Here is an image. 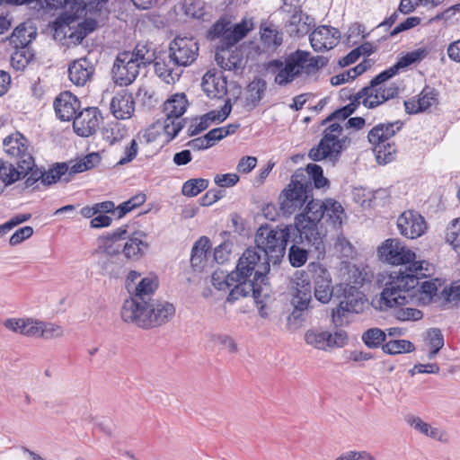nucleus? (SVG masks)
Listing matches in <instances>:
<instances>
[{"label":"nucleus","mask_w":460,"mask_h":460,"mask_svg":"<svg viewBox=\"0 0 460 460\" xmlns=\"http://www.w3.org/2000/svg\"><path fill=\"white\" fill-rule=\"evenodd\" d=\"M101 114L96 107H88L80 111L74 119L73 128L76 135L87 137L99 128Z\"/></svg>","instance_id":"22"},{"label":"nucleus","mask_w":460,"mask_h":460,"mask_svg":"<svg viewBox=\"0 0 460 460\" xmlns=\"http://www.w3.org/2000/svg\"><path fill=\"white\" fill-rule=\"evenodd\" d=\"M420 23V18L416 16L408 17L404 22L399 23L396 25L391 31L389 36L394 37L397 34L410 30L411 28H414L415 26L419 25Z\"/></svg>","instance_id":"58"},{"label":"nucleus","mask_w":460,"mask_h":460,"mask_svg":"<svg viewBox=\"0 0 460 460\" xmlns=\"http://www.w3.org/2000/svg\"><path fill=\"white\" fill-rule=\"evenodd\" d=\"M417 102L421 111H424L438 102V92L432 87L425 86L419 94Z\"/></svg>","instance_id":"48"},{"label":"nucleus","mask_w":460,"mask_h":460,"mask_svg":"<svg viewBox=\"0 0 460 460\" xmlns=\"http://www.w3.org/2000/svg\"><path fill=\"white\" fill-rule=\"evenodd\" d=\"M312 287L310 282L303 283L296 288V294L291 299L294 306L293 311L288 316V322L294 321L301 323L305 320L307 311L312 308Z\"/></svg>","instance_id":"21"},{"label":"nucleus","mask_w":460,"mask_h":460,"mask_svg":"<svg viewBox=\"0 0 460 460\" xmlns=\"http://www.w3.org/2000/svg\"><path fill=\"white\" fill-rule=\"evenodd\" d=\"M335 460H375L367 451H348Z\"/></svg>","instance_id":"62"},{"label":"nucleus","mask_w":460,"mask_h":460,"mask_svg":"<svg viewBox=\"0 0 460 460\" xmlns=\"http://www.w3.org/2000/svg\"><path fill=\"white\" fill-rule=\"evenodd\" d=\"M306 202L305 213L298 214L295 217L294 229L299 232L297 234L299 241L296 240V242L314 251L319 259L325 254L323 235L318 230V224L324 217L325 200L312 199Z\"/></svg>","instance_id":"6"},{"label":"nucleus","mask_w":460,"mask_h":460,"mask_svg":"<svg viewBox=\"0 0 460 460\" xmlns=\"http://www.w3.org/2000/svg\"><path fill=\"white\" fill-rule=\"evenodd\" d=\"M4 152L18 160H25L28 152V140L20 132L10 135L4 139Z\"/></svg>","instance_id":"32"},{"label":"nucleus","mask_w":460,"mask_h":460,"mask_svg":"<svg viewBox=\"0 0 460 460\" xmlns=\"http://www.w3.org/2000/svg\"><path fill=\"white\" fill-rule=\"evenodd\" d=\"M94 66L86 58L72 61L68 66L69 80L76 86H84L94 74Z\"/></svg>","instance_id":"26"},{"label":"nucleus","mask_w":460,"mask_h":460,"mask_svg":"<svg viewBox=\"0 0 460 460\" xmlns=\"http://www.w3.org/2000/svg\"><path fill=\"white\" fill-rule=\"evenodd\" d=\"M378 256L381 261L392 265H405L411 263L405 268L406 271L416 261L415 253L397 238L386 239L377 249ZM400 271V270H398ZM401 271H402L401 270Z\"/></svg>","instance_id":"11"},{"label":"nucleus","mask_w":460,"mask_h":460,"mask_svg":"<svg viewBox=\"0 0 460 460\" xmlns=\"http://www.w3.org/2000/svg\"><path fill=\"white\" fill-rule=\"evenodd\" d=\"M348 110L341 107L322 120L321 125H327V127L323 131V137L318 145L308 152V157L311 160L319 162L327 159L332 165L339 162L342 152L349 146L350 138L342 136L343 127L334 120L348 119L350 116Z\"/></svg>","instance_id":"3"},{"label":"nucleus","mask_w":460,"mask_h":460,"mask_svg":"<svg viewBox=\"0 0 460 460\" xmlns=\"http://www.w3.org/2000/svg\"><path fill=\"white\" fill-rule=\"evenodd\" d=\"M155 74L164 83L173 84L179 81L183 73L181 66L175 63V58L168 52H159L153 62Z\"/></svg>","instance_id":"18"},{"label":"nucleus","mask_w":460,"mask_h":460,"mask_svg":"<svg viewBox=\"0 0 460 460\" xmlns=\"http://www.w3.org/2000/svg\"><path fill=\"white\" fill-rule=\"evenodd\" d=\"M427 55L428 50L424 48L407 52L405 55L401 57L394 66L382 71V75L378 77V79L382 80L385 78H392L397 75L401 69L405 68L412 64L420 62L426 58Z\"/></svg>","instance_id":"29"},{"label":"nucleus","mask_w":460,"mask_h":460,"mask_svg":"<svg viewBox=\"0 0 460 460\" xmlns=\"http://www.w3.org/2000/svg\"><path fill=\"white\" fill-rule=\"evenodd\" d=\"M406 422L412 427L415 430L419 431L421 434H428V431L430 429V425L425 421H423L420 417H416L413 415H408L405 418Z\"/></svg>","instance_id":"60"},{"label":"nucleus","mask_w":460,"mask_h":460,"mask_svg":"<svg viewBox=\"0 0 460 460\" xmlns=\"http://www.w3.org/2000/svg\"><path fill=\"white\" fill-rule=\"evenodd\" d=\"M426 340L431 348L429 358H434L444 346V336L438 328H431L427 332Z\"/></svg>","instance_id":"45"},{"label":"nucleus","mask_w":460,"mask_h":460,"mask_svg":"<svg viewBox=\"0 0 460 460\" xmlns=\"http://www.w3.org/2000/svg\"><path fill=\"white\" fill-rule=\"evenodd\" d=\"M33 234V228L26 226L17 229L10 237L9 243L11 245H17L22 241L30 238Z\"/></svg>","instance_id":"57"},{"label":"nucleus","mask_w":460,"mask_h":460,"mask_svg":"<svg viewBox=\"0 0 460 460\" xmlns=\"http://www.w3.org/2000/svg\"><path fill=\"white\" fill-rule=\"evenodd\" d=\"M40 338L50 340L59 338L64 335V330L60 325L42 322Z\"/></svg>","instance_id":"52"},{"label":"nucleus","mask_w":460,"mask_h":460,"mask_svg":"<svg viewBox=\"0 0 460 460\" xmlns=\"http://www.w3.org/2000/svg\"><path fill=\"white\" fill-rule=\"evenodd\" d=\"M175 306L172 303L165 300L149 299L148 303L141 305L121 316L126 323L136 324L139 328L152 329L169 323L175 315Z\"/></svg>","instance_id":"7"},{"label":"nucleus","mask_w":460,"mask_h":460,"mask_svg":"<svg viewBox=\"0 0 460 460\" xmlns=\"http://www.w3.org/2000/svg\"><path fill=\"white\" fill-rule=\"evenodd\" d=\"M129 54L132 55V58L143 68H146L153 64L157 55L153 43L148 41L137 43L134 49L129 51Z\"/></svg>","instance_id":"33"},{"label":"nucleus","mask_w":460,"mask_h":460,"mask_svg":"<svg viewBox=\"0 0 460 460\" xmlns=\"http://www.w3.org/2000/svg\"><path fill=\"white\" fill-rule=\"evenodd\" d=\"M381 75L382 72L376 75L368 85L361 89V93L365 95L362 104L368 109H374L399 94V88L395 84L384 87L383 84L390 78L380 80L378 77Z\"/></svg>","instance_id":"12"},{"label":"nucleus","mask_w":460,"mask_h":460,"mask_svg":"<svg viewBox=\"0 0 460 460\" xmlns=\"http://www.w3.org/2000/svg\"><path fill=\"white\" fill-rule=\"evenodd\" d=\"M228 25V22L223 20L217 21L208 31L207 38L210 40L221 39Z\"/></svg>","instance_id":"59"},{"label":"nucleus","mask_w":460,"mask_h":460,"mask_svg":"<svg viewBox=\"0 0 460 460\" xmlns=\"http://www.w3.org/2000/svg\"><path fill=\"white\" fill-rule=\"evenodd\" d=\"M438 279L434 280H425L421 282V284L419 283L418 287L414 289V296L417 293L424 294L429 298H432L434 296L437 295L438 291V285H437Z\"/></svg>","instance_id":"55"},{"label":"nucleus","mask_w":460,"mask_h":460,"mask_svg":"<svg viewBox=\"0 0 460 460\" xmlns=\"http://www.w3.org/2000/svg\"><path fill=\"white\" fill-rule=\"evenodd\" d=\"M188 106V101L184 93L172 95L164 102V111L166 119L164 120V132L174 138L184 127V119L181 117L185 113Z\"/></svg>","instance_id":"10"},{"label":"nucleus","mask_w":460,"mask_h":460,"mask_svg":"<svg viewBox=\"0 0 460 460\" xmlns=\"http://www.w3.org/2000/svg\"><path fill=\"white\" fill-rule=\"evenodd\" d=\"M135 111L133 96L127 90L117 93L111 102V111L118 119L131 118Z\"/></svg>","instance_id":"27"},{"label":"nucleus","mask_w":460,"mask_h":460,"mask_svg":"<svg viewBox=\"0 0 460 460\" xmlns=\"http://www.w3.org/2000/svg\"><path fill=\"white\" fill-rule=\"evenodd\" d=\"M239 176L235 173L217 174L214 181L220 187H232L239 181Z\"/></svg>","instance_id":"61"},{"label":"nucleus","mask_w":460,"mask_h":460,"mask_svg":"<svg viewBox=\"0 0 460 460\" xmlns=\"http://www.w3.org/2000/svg\"><path fill=\"white\" fill-rule=\"evenodd\" d=\"M344 209L338 201L332 199H325L323 218L332 225L333 229L341 227Z\"/></svg>","instance_id":"34"},{"label":"nucleus","mask_w":460,"mask_h":460,"mask_svg":"<svg viewBox=\"0 0 460 460\" xmlns=\"http://www.w3.org/2000/svg\"><path fill=\"white\" fill-rule=\"evenodd\" d=\"M294 225H279L272 227L269 225L261 226L256 232L254 247H249L246 250H252L259 257L254 260L257 274L259 278L268 275L270 270V261L273 264L278 263L283 258L288 241L299 243L297 234ZM300 244H302L300 243Z\"/></svg>","instance_id":"2"},{"label":"nucleus","mask_w":460,"mask_h":460,"mask_svg":"<svg viewBox=\"0 0 460 460\" xmlns=\"http://www.w3.org/2000/svg\"><path fill=\"white\" fill-rule=\"evenodd\" d=\"M147 234L142 231L134 232L122 246L123 255L129 260L137 261L148 249L149 244L145 238Z\"/></svg>","instance_id":"31"},{"label":"nucleus","mask_w":460,"mask_h":460,"mask_svg":"<svg viewBox=\"0 0 460 460\" xmlns=\"http://www.w3.org/2000/svg\"><path fill=\"white\" fill-rule=\"evenodd\" d=\"M367 34L365 33V27L359 22L352 23L347 32V42L356 44L358 40L355 39L366 38Z\"/></svg>","instance_id":"56"},{"label":"nucleus","mask_w":460,"mask_h":460,"mask_svg":"<svg viewBox=\"0 0 460 460\" xmlns=\"http://www.w3.org/2000/svg\"><path fill=\"white\" fill-rule=\"evenodd\" d=\"M213 122H217V120L214 112L210 111L202 115L199 119H195V122L188 128V136L193 137L199 135L202 131L206 130Z\"/></svg>","instance_id":"44"},{"label":"nucleus","mask_w":460,"mask_h":460,"mask_svg":"<svg viewBox=\"0 0 460 460\" xmlns=\"http://www.w3.org/2000/svg\"><path fill=\"white\" fill-rule=\"evenodd\" d=\"M32 166H34V158L31 155H26L25 160H18L16 165L2 161L0 178L5 185H11L22 177H25Z\"/></svg>","instance_id":"24"},{"label":"nucleus","mask_w":460,"mask_h":460,"mask_svg":"<svg viewBox=\"0 0 460 460\" xmlns=\"http://www.w3.org/2000/svg\"><path fill=\"white\" fill-rule=\"evenodd\" d=\"M373 151L376 155L378 164H386L393 162L396 156V146L394 143L385 142L384 144L373 146Z\"/></svg>","instance_id":"39"},{"label":"nucleus","mask_w":460,"mask_h":460,"mask_svg":"<svg viewBox=\"0 0 460 460\" xmlns=\"http://www.w3.org/2000/svg\"><path fill=\"white\" fill-rule=\"evenodd\" d=\"M98 265L102 275L118 278L123 270V260L121 257H99Z\"/></svg>","instance_id":"35"},{"label":"nucleus","mask_w":460,"mask_h":460,"mask_svg":"<svg viewBox=\"0 0 460 460\" xmlns=\"http://www.w3.org/2000/svg\"><path fill=\"white\" fill-rule=\"evenodd\" d=\"M399 233L408 239H416L425 234L427 222L419 212L415 210L403 211L397 218Z\"/></svg>","instance_id":"17"},{"label":"nucleus","mask_w":460,"mask_h":460,"mask_svg":"<svg viewBox=\"0 0 460 460\" xmlns=\"http://www.w3.org/2000/svg\"><path fill=\"white\" fill-rule=\"evenodd\" d=\"M337 292L341 299L336 308L332 311V321L336 327H341L347 323L349 314H360L364 311L365 295L356 286L340 284Z\"/></svg>","instance_id":"9"},{"label":"nucleus","mask_w":460,"mask_h":460,"mask_svg":"<svg viewBox=\"0 0 460 460\" xmlns=\"http://www.w3.org/2000/svg\"><path fill=\"white\" fill-rule=\"evenodd\" d=\"M309 270L313 273L314 297L323 304L328 303L333 294L330 272L320 263H311Z\"/></svg>","instance_id":"19"},{"label":"nucleus","mask_w":460,"mask_h":460,"mask_svg":"<svg viewBox=\"0 0 460 460\" xmlns=\"http://www.w3.org/2000/svg\"><path fill=\"white\" fill-rule=\"evenodd\" d=\"M258 256L252 250H245L239 258L235 270L229 273V288H231L226 301L234 303L240 297H246L252 294L255 299H259L262 296L263 287L269 285L268 275L258 277L257 268L254 260H258Z\"/></svg>","instance_id":"4"},{"label":"nucleus","mask_w":460,"mask_h":460,"mask_svg":"<svg viewBox=\"0 0 460 460\" xmlns=\"http://www.w3.org/2000/svg\"><path fill=\"white\" fill-rule=\"evenodd\" d=\"M211 242L207 236H200L193 244L190 264L194 270L202 271L210 257Z\"/></svg>","instance_id":"30"},{"label":"nucleus","mask_w":460,"mask_h":460,"mask_svg":"<svg viewBox=\"0 0 460 460\" xmlns=\"http://www.w3.org/2000/svg\"><path fill=\"white\" fill-rule=\"evenodd\" d=\"M48 7L53 9H66L72 16L79 15L84 10L83 0H44Z\"/></svg>","instance_id":"36"},{"label":"nucleus","mask_w":460,"mask_h":460,"mask_svg":"<svg viewBox=\"0 0 460 460\" xmlns=\"http://www.w3.org/2000/svg\"><path fill=\"white\" fill-rule=\"evenodd\" d=\"M349 341L348 334L343 330L332 333L321 329H309L305 333V341L316 349L328 350L333 348H342Z\"/></svg>","instance_id":"13"},{"label":"nucleus","mask_w":460,"mask_h":460,"mask_svg":"<svg viewBox=\"0 0 460 460\" xmlns=\"http://www.w3.org/2000/svg\"><path fill=\"white\" fill-rule=\"evenodd\" d=\"M382 349L388 355L410 353L415 350V345L407 340H391L383 344Z\"/></svg>","instance_id":"38"},{"label":"nucleus","mask_w":460,"mask_h":460,"mask_svg":"<svg viewBox=\"0 0 460 460\" xmlns=\"http://www.w3.org/2000/svg\"><path fill=\"white\" fill-rule=\"evenodd\" d=\"M428 266V262L420 261L406 271H392L378 299L379 308L393 309V315L402 322L420 320L423 317L420 310L404 305L414 297L419 280L429 275Z\"/></svg>","instance_id":"1"},{"label":"nucleus","mask_w":460,"mask_h":460,"mask_svg":"<svg viewBox=\"0 0 460 460\" xmlns=\"http://www.w3.org/2000/svg\"><path fill=\"white\" fill-rule=\"evenodd\" d=\"M33 53L26 47L16 49L11 57V65L16 70L24 69L33 59Z\"/></svg>","instance_id":"46"},{"label":"nucleus","mask_w":460,"mask_h":460,"mask_svg":"<svg viewBox=\"0 0 460 460\" xmlns=\"http://www.w3.org/2000/svg\"><path fill=\"white\" fill-rule=\"evenodd\" d=\"M308 51L297 49L288 55L284 61L279 58L270 60L266 68L276 74L274 82L279 86H286L299 77L303 73H315L325 66L328 59L323 56L309 58Z\"/></svg>","instance_id":"5"},{"label":"nucleus","mask_w":460,"mask_h":460,"mask_svg":"<svg viewBox=\"0 0 460 460\" xmlns=\"http://www.w3.org/2000/svg\"><path fill=\"white\" fill-rule=\"evenodd\" d=\"M402 125L403 123L401 120L379 123L370 129L367 139L373 146L389 142L390 138L401 130Z\"/></svg>","instance_id":"28"},{"label":"nucleus","mask_w":460,"mask_h":460,"mask_svg":"<svg viewBox=\"0 0 460 460\" xmlns=\"http://www.w3.org/2000/svg\"><path fill=\"white\" fill-rule=\"evenodd\" d=\"M340 39V31L329 25L318 26L309 35L310 44L316 52L332 49L338 45Z\"/></svg>","instance_id":"20"},{"label":"nucleus","mask_w":460,"mask_h":460,"mask_svg":"<svg viewBox=\"0 0 460 460\" xmlns=\"http://www.w3.org/2000/svg\"><path fill=\"white\" fill-rule=\"evenodd\" d=\"M247 90L249 93V102L252 104V106L256 107L265 95L267 82L261 77H255L248 84Z\"/></svg>","instance_id":"37"},{"label":"nucleus","mask_w":460,"mask_h":460,"mask_svg":"<svg viewBox=\"0 0 460 460\" xmlns=\"http://www.w3.org/2000/svg\"><path fill=\"white\" fill-rule=\"evenodd\" d=\"M232 242L225 240L218 246H217L213 252V261L218 264H222L228 260L231 252Z\"/></svg>","instance_id":"53"},{"label":"nucleus","mask_w":460,"mask_h":460,"mask_svg":"<svg viewBox=\"0 0 460 460\" xmlns=\"http://www.w3.org/2000/svg\"><path fill=\"white\" fill-rule=\"evenodd\" d=\"M41 324V321L25 318L24 324L22 325L23 329L21 331V334L28 337L40 338Z\"/></svg>","instance_id":"51"},{"label":"nucleus","mask_w":460,"mask_h":460,"mask_svg":"<svg viewBox=\"0 0 460 460\" xmlns=\"http://www.w3.org/2000/svg\"><path fill=\"white\" fill-rule=\"evenodd\" d=\"M171 55L181 68L190 66L199 57V45L192 37H175L169 44Z\"/></svg>","instance_id":"15"},{"label":"nucleus","mask_w":460,"mask_h":460,"mask_svg":"<svg viewBox=\"0 0 460 460\" xmlns=\"http://www.w3.org/2000/svg\"><path fill=\"white\" fill-rule=\"evenodd\" d=\"M208 180L195 178L186 181L181 188V193L186 197H196L208 187Z\"/></svg>","instance_id":"42"},{"label":"nucleus","mask_w":460,"mask_h":460,"mask_svg":"<svg viewBox=\"0 0 460 460\" xmlns=\"http://www.w3.org/2000/svg\"><path fill=\"white\" fill-rule=\"evenodd\" d=\"M299 176L304 177L303 174H293L290 182L279 194V210L285 217H289L296 210L301 209L309 198H312L311 181L305 179L304 181H299L297 179Z\"/></svg>","instance_id":"8"},{"label":"nucleus","mask_w":460,"mask_h":460,"mask_svg":"<svg viewBox=\"0 0 460 460\" xmlns=\"http://www.w3.org/2000/svg\"><path fill=\"white\" fill-rule=\"evenodd\" d=\"M79 108L80 101L70 92L59 93L54 102L56 115L62 121L74 119Z\"/></svg>","instance_id":"25"},{"label":"nucleus","mask_w":460,"mask_h":460,"mask_svg":"<svg viewBox=\"0 0 460 460\" xmlns=\"http://www.w3.org/2000/svg\"><path fill=\"white\" fill-rule=\"evenodd\" d=\"M126 234L127 226L125 225L117 228L112 233L100 236L96 253L99 257H121L120 251L122 250V245L118 243V241L124 239Z\"/></svg>","instance_id":"23"},{"label":"nucleus","mask_w":460,"mask_h":460,"mask_svg":"<svg viewBox=\"0 0 460 460\" xmlns=\"http://www.w3.org/2000/svg\"><path fill=\"white\" fill-rule=\"evenodd\" d=\"M256 157L244 156L239 161L237 164V171L242 173H248L256 166Z\"/></svg>","instance_id":"64"},{"label":"nucleus","mask_w":460,"mask_h":460,"mask_svg":"<svg viewBox=\"0 0 460 460\" xmlns=\"http://www.w3.org/2000/svg\"><path fill=\"white\" fill-rule=\"evenodd\" d=\"M143 68L132 58L129 51L118 54L112 67V76L116 84L128 86L131 84Z\"/></svg>","instance_id":"14"},{"label":"nucleus","mask_w":460,"mask_h":460,"mask_svg":"<svg viewBox=\"0 0 460 460\" xmlns=\"http://www.w3.org/2000/svg\"><path fill=\"white\" fill-rule=\"evenodd\" d=\"M446 240L454 249L460 248V217L454 219L448 226Z\"/></svg>","instance_id":"50"},{"label":"nucleus","mask_w":460,"mask_h":460,"mask_svg":"<svg viewBox=\"0 0 460 460\" xmlns=\"http://www.w3.org/2000/svg\"><path fill=\"white\" fill-rule=\"evenodd\" d=\"M293 243L294 244L289 249L288 258L290 264L293 267L298 268L306 262L308 252L307 250L298 247L296 245L297 243Z\"/></svg>","instance_id":"49"},{"label":"nucleus","mask_w":460,"mask_h":460,"mask_svg":"<svg viewBox=\"0 0 460 460\" xmlns=\"http://www.w3.org/2000/svg\"><path fill=\"white\" fill-rule=\"evenodd\" d=\"M67 172L68 165L66 163H57L48 171L42 169V184L45 186H50L59 181L62 176L67 173Z\"/></svg>","instance_id":"40"},{"label":"nucleus","mask_w":460,"mask_h":460,"mask_svg":"<svg viewBox=\"0 0 460 460\" xmlns=\"http://www.w3.org/2000/svg\"><path fill=\"white\" fill-rule=\"evenodd\" d=\"M386 334L379 328L367 329L362 334V341L369 349H376L383 346L385 341Z\"/></svg>","instance_id":"41"},{"label":"nucleus","mask_w":460,"mask_h":460,"mask_svg":"<svg viewBox=\"0 0 460 460\" xmlns=\"http://www.w3.org/2000/svg\"><path fill=\"white\" fill-rule=\"evenodd\" d=\"M137 143L132 139L130 145L125 148L124 156L119 159L118 164H126L134 160L137 155Z\"/></svg>","instance_id":"63"},{"label":"nucleus","mask_w":460,"mask_h":460,"mask_svg":"<svg viewBox=\"0 0 460 460\" xmlns=\"http://www.w3.org/2000/svg\"><path fill=\"white\" fill-rule=\"evenodd\" d=\"M261 41L267 49H276L283 42V34L272 27H264L261 30Z\"/></svg>","instance_id":"43"},{"label":"nucleus","mask_w":460,"mask_h":460,"mask_svg":"<svg viewBox=\"0 0 460 460\" xmlns=\"http://www.w3.org/2000/svg\"><path fill=\"white\" fill-rule=\"evenodd\" d=\"M158 288V282L155 278H143L137 285L135 292L129 299L125 300L121 308V316L134 310H137L141 305H145L151 298V295L155 293Z\"/></svg>","instance_id":"16"},{"label":"nucleus","mask_w":460,"mask_h":460,"mask_svg":"<svg viewBox=\"0 0 460 460\" xmlns=\"http://www.w3.org/2000/svg\"><path fill=\"white\" fill-rule=\"evenodd\" d=\"M146 197L144 193H138L128 200L122 202L117 207V217L121 218L127 213L145 203Z\"/></svg>","instance_id":"47"},{"label":"nucleus","mask_w":460,"mask_h":460,"mask_svg":"<svg viewBox=\"0 0 460 460\" xmlns=\"http://www.w3.org/2000/svg\"><path fill=\"white\" fill-rule=\"evenodd\" d=\"M229 278V273L226 274L222 270H216L211 276V282L216 289L226 290L229 289V283L231 281L228 279Z\"/></svg>","instance_id":"54"}]
</instances>
